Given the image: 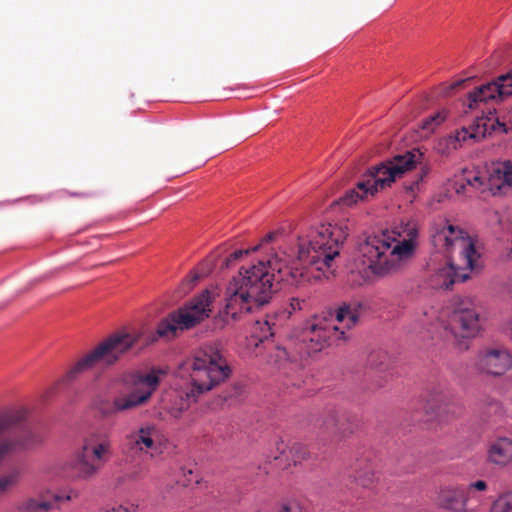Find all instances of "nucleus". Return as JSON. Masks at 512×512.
<instances>
[{"label":"nucleus","mask_w":512,"mask_h":512,"mask_svg":"<svg viewBox=\"0 0 512 512\" xmlns=\"http://www.w3.org/2000/svg\"><path fill=\"white\" fill-rule=\"evenodd\" d=\"M347 236V228L337 224L301 228L288 246L279 248L267 260L241 267L226 288L225 314L237 319L269 303L280 282L301 286L329 278Z\"/></svg>","instance_id":"1"},{"label":"nucleus","mask_w":512,"mask_h":512,"mask_svg":"<svg viewBox=\"0 0 512 512\" xmlns=\"http://www.w3.org/2000/svg\"><path fill=\"white\" fill-rule=\"evenodd\" d=\"M433 245L449 253V262L431 276V285L437 289H449L455 282H464L469 272L479 269L480 254L474 240L461 228L446 219L433 223L431 228Z\"/></svg>","instance_id":"2"},{"label":"nucleus","mask_w":512,"mask_h":512,"mask_svg":"<svg viewBox=\"0 0 512 512\" xmlns=\"http://www.w3.org/2000/svg\"><path fill=\"white\" fill-rule=\"evenodd\" d=\"M416 166L420 169L416 181L410 187L413 190L414 186H418L431 170L425 153L420 148L397 154L390 160L368 169L357 181L355 187L347 190L339 199V203L343 206H352L358 202L368 201Z\"/></svg>","instance_id":"3"},{"label":"nucleus","mask_w":512,"mask_h":512,"mask_svg":"<svg viewBox=\"0 0 512 512\" xmlns=\"http://www.w3.org/2000/svg\"><path fill=\"white\" fill-rule=\"evenodd\" d=\"M403 231H383L367 236L359 244V253L363 263L379 277L393 275L401 271L415 253L418 231L413 224L407 223Z\"/></svg>","instance_id":"4"},{"label":"nucleus","mask_w":512,"mask_h":512,"mask_svg":"<svg viewBox=\"0 0 512 512\" xmlns=\"http://www.w3.org/2000/svg\"><path fill=\"white\" fill-rule=\"evenodd\" d=\"M184 371L189 372V380L177 391L180 403L171 408L174 418H179L202 394L226 381L231 375V368L216 344L200 348L193 359L180 368L179 373Z\"/></svg>","instance_id":"5"},{"label":"nucleus","mask_w":512,"mask_h":512,"mask_svg":"<svg viewBox=\"0 0 512 512\" xmlns=\"http://www.w3.org/2000/svg\"><path fill=\"white\" fill-rule=\"evenodd\" d=\"M139 339V333L127 331L117 332L108 336L91 351L69 366L58 380V384L70 385L78 381L82 375L97 367L106 368L114 365L123 354L127 353L138 343Z\"/></svg>","instance_id":"6"},{"label":"nucleus","mask_w":512,"mask_h":512,"mask_svg":"<svg viewBox=\"0 0 512 512\" xmlns=\"http://www.w3.org/2000/svg\"><path fill=\"white\" fill-rule=\"evenodd\" d=\"M26 421L25 408L0 409V464L14 453L33 448L43 442L42 435Z\"/></svg>","instance_id":"7"},{"label":"nucleus","mask_w":512,"mask_h":512,"mask_svg":"<svg viewBox=\"0 0 512 512\" xmlns=\"http://www.w3.org/2000/svg\"><path fill=\"white\" fill-rule=\"evenodd\" d=\"M162 372L152 369L147 374L136 373L131 376V388L124 394L109 400L98 397L93 401V407L102 418H109L118 413L133 410L145 404L157 389Z\"/></svg>","instance_id":"8"},{"label":"nucleus","mask_w":512,"mask_h":512,"mask_svg":"<svg viewBox=\"0 0 512 512\" xmlns=\"http://www.w3.org/2000/svg\"><path fill=\"white\" fill-rule=\"evenodd\" d=\"M113 456L112 431L100 426L91 429L82 440L76 454L79 476L83 479L95 477Z\"/></svg>","instance_id":"9"},{"label":"nucleus","mask_w":512,"mask_h":512,"mask_svg":"<svg viewBox=\"0 0 512 512\" xmlns=\"http://www.w3.org/2000/svg\"><path fill=\"white\" fill-rule=\"evenodd\" d=\"M211 295L208 290L162 319L157 327L159 337H174L178 330H188L209 317Z\"/></svg>","instance_id":"10"},{"label":"nucleus","mask_w":512,"mask_h":512,"mask_svg":"<svg viewBox=\"0 0 512 512\" xmlns=\"http://www.w3.org/2000/svg\"><path fill=\"white\" fill-rule=\"evenodd\" d=\"M454 191L459 195L472 193L484 194L486 191L492 195H504L512 192V160L499 162L486 180L479 175H465L454 181Z\"/></svg>","instance_id":"11"},{"label":"nucleus","mask_w":512,"mask_h":512,"mask_svg":"<svg viewBox=\"0 0 512 512\" xmlns=\"http://www.w3.org/2000/svg\"><path fill=\"white\" fill-rule=\"evenodd\" d=\"M501 130L506 132L505 124L501 123L492 111L488 115L477 117L473 124L457 130L454 134L447 135L437 140L435 150L442 156H449L469 140L479 141L490 134L491 131Z\"/></svg>","instance_id":"12"},{"label":"nucleus","mask_w":512,"mask_h":512,"mask_svg":"<svg viewBox=\"0 0 512 512\" xmlns=\"http://www.w3.org/2000/svg\"><path fill=\"white\" fill-rule=\"evenodd\" d=\"M345 340V332L332 319L315 317L307 324L302 334V341L308 353H316L330 346L337 340Z\"/></svg>","instance_id":"13"},{"label":"nucleus","mask_w":512,"mask_h":512,"mask_svg":"<svg viewBox=\"0 0 512 512\" xmlns=\"http://www.w3.org/2000/svg\"><path fill=\"white\" fill-rule=\"evenodd\" d=\"M512 95V68L505 74L497 77L493 82L477 87L468 94L467 106L476 109L481 103L501 101Z\"/></svg>","instance_id":"14"},{"label":"nucleus","mask_w":512,"mask_h":512,"mask_svg":"<svg viewBox=\"0 0 512 512\" xmlns=\"http://www.w3.org/2000/svg\"><path fill=\"white\" fill-rule=\"evenodd\" d=\"M449 326L456 336L474 337L481 328L479 314L474 308L461 305L452 312Z\"/></svg>","instance_id":"15"},{"label":"nucleus","mask_w":512,"mask_h":512,"mask_svg":"<svg viewBox=\"0 0 512 512\" xmlns=\"http://www.w3.org/2000/svg\"><path fill=\"white\" fill-rule=\"evenodd\" d=\"M479 369L493 376H501L512 366V356L506 349H486L478 355Z\"/></svg>","instance_id":"16"},{"label":"nucleus","mask_w":512,"mask_h":512,"mask_svg":"<svg viewBox=\"0 0 512 512\" xmlns=\"http://www.w3.org/2000/svg\"><path fill=\"white\" fill-rule=\"evenodd\" d=\"M158 432L155 426L145 425L126 436V448L131 453H148L155 447Z\"/></svg>","instance_id":"17"},{"label":"nucleus","mask_w":512,"mask_h":512,"mask_svg":"<svg viewBox=\"0 0 512 512\" xmlns=\"http://www.w3.org/2000/svg\"><path fill=\"white\" fill-rule=\"evenodd\" d=\"M487 460L489 463L505 467L512 463V439L498 437L490 442L487 449Z\"/></svg>","instance_id":"18"},{"label":"nucleus","mask_w":512,"mask_h":512,"mask_svg":"<svg viewBox=\"0 0 512 512\" xmlns=\"http://www.w3.org/2000/svg\"><path fill=\"white\" fill-rule=\"evenodd\" d=\"M467 495L463 487L449 486L439 490L437 504L447 510L463 512L466 508Z\"/></svg>","instance_id":"19"},{"label":"nucleus","mask_w":512,"mask_h":512,"mask_svg":"<svg viewBox=\"0 0 512 512\" xmlns=\"http://www.w3.org/2000/svg\"><path fill=\"white\" fill-rule=\"evenodd\" d=\"M449 391L445 384L432 385L426 396V412L438 416L440 410L449 402Z\"/></svg>","instance_id":"20"},{"label":"nucleus","mask_w":512,"mask_h":512,"mask_svg":"<svg viewBox=\"0 0 512 512\" xmlns=\"http://www.w3.org/2000/svg\"><path fill=\"white\" fill-rule=\"evenodd\" d=\"M363 310L364 305L360 302L344 303L337 309L335 320L339 323L345 322V326L351 328L358 323Z\"/></svg>","instance_id":"21"},{"label":"nucleus","mask_w":512,"mask_h":512,"mask_svg":"<svg viewBox=\"0 0 512 512\" xmlns=\"http://www.w3.org/2000/svg\"><path fill=\"white\" fill-rule=\"evenodd\" d=\"M435 320L436 311L433 308L424 309L414 315L411 329L415 333H420L422 330H429Z\"/></svg>","instance_id":"22"},{"label":"nucleus","mask_w":512,"mask_h":512,"mask_svg":"<svg viewBox=\"0 0 512 512\" xmlns=\"http://www.w3.org/2000/svg\"><path fill=\"white\" fill-rule=\"evenodd\" d=\"M275 322L272 317L267 316L265 319L257 320L253 326V337L259 342H264L274 335Z\"/></svg>","instance_id":"23"},{"label":"nucleus","mask_w":512,"mask_h":512,"mask_svg":"<svg viewBox=\"0 0 512 512\" xmlns=\"http://www.w3.org/2000/svg\"><path fill=\"white\" fill-rule=\"evenodd\" d=\"M490 512H512V492L500 494L493 501Z\"/></svg>","instance_id":"24"},{"label":"nucleus","mask_w":512,"mask_h":512,"mask_svg":"<svg viewBox=\"0 0 512 512\" xmlns=\"http://www.w3.org/2000/svg\"><path fill=\"white\" fill-rule=\"evenodd\" d=\"M309 455L310 454L304 445L300 443H294L289 448L288 459L293 463V465H297L301 463L303 460L308 459Z\"/></svg>","instance_id":"25"},{"label":"nucleus","mask_w":512,"mask_h":512,"mask_svg":"<svg viewBox=\"0 0 512 512\" xmlns=\"http://www.w3.org/2000/svg\"><path fill=\"white\" fill-rule=\"evenodd\" d=\"M483 413L487 418L502 417L504 414L502 404L495 399H487L484 403Z\"/></svg>","instance_id":"26"},{"label":"nucleus","mask_w":512,"mask_h":512,"mask_svg":"<svg viewBox=\"0 0 512 512\" xmlns=\"http://www.w3.org/2000/svg\"><path fill=\"white\" fill-rule=\"evenodd\" d=\"M446 119V114L441 111L437 112L429 117H427L422 124V129L425 130L427 133H430L434 131V129L439 126L441 123L444 122Z\"/></svg>","instance_id":"27"},{"label":"nucleus","mask_w":512,"mask_h":512,"mask_svg":"<svg viewBox=\"0 0 512 512\" xmlns=\"http://www.w3.org/2000/svg\"><path fill=\"white\" fill-rule=\"evenodd\" d=\"M288 360V352L285 348L275 346L274 353L270 356L269 362L276 365H281L283 362Z\"/></svg>","instance_id":"28"},{"label":"nucleus","mask_w":512,"mask_h":512,"mask_svg":"<svg viewBox=\"0 0 512 512\" xmlns=\"http://www.w3.org/2000/svg\"><path fill=\"white\" fill-rule=\"evenodd\" d=\"M251 250L245 249V250H236L232 254H230L225 261L223 262V267L230 268L234 262L238 261L240 258H242L244 255H248Z\"/></svg>","instance_id":"29"},{"label":"nucleus","mask_w":512,"mask_h":512,"mask_svg":"<svg viewBox=\"0 0 512 512\" xmlns=\"http://www.w3.org/2000/svg\"><path fill=\"white\" fill-rule=\"evenodd\" d=\"M279 512H303L302 506L297 500H287L282 503Z\"/></svg>","instance_id":"30"},{"label":"nucleus","mask_w":512,"mask_h":512,"mask_svg":"<svg viewBox=\"0 0 512 512\" xmlns=\"http://www.w3.org/2000/svg\"><path fill=\"white\" fill-rule=\"evenodd\" d=\"M19 512H40L37 506V500L30 498L24 502H22L18 506Z\"/></svg>","instance_id":"31"},{"label":"nucleus","mask_w":512,"mask_h":512,"mask_svg":"<svg viewBox=\"0 0 512 512\" xmlns=\"http://www.w3.org/2000/svg\"><path fill=\"white\" fill-rule=\"evenodd\" d=\"M78 497V492L74 490L63 491L53 496L57 502L72 501Z\"/></svg>","instance_id":"32"},{"label":"nucleus","mask_w":512,"mask_h":512,"mask_svg":"<svg viewBox=\"0 0 512 512\" xmlns=\"http://www.w3.org/2000/svg\"><path fill=\"white\" fill-rule=\"evenodd\" d=\"M139 505L135 502H126L124 504L119 505L116 508H113L111 512H137Z\"/></svg>","instance_id":"33"},{"label":"nucleus","mask_w":512,"mask_h":512,"mask_svg":"<svg viewBox=\"0 0 512 512\" xmlns=\"http://www.w3.org/2000/svg\"><path fill=\"white\" fill-rule=\"evenodd\" d=\"M307 306L308 302L305 299H300L298 297L292 298L290 301L291 311L289 313L304 310Z\"/></svg>","instance_id":"34"},{"label":"nucleus","mask_w":512,"mask_h":512,"mask_svg":"<svg viewBox=\"0 0 512 512\" xmlns=\"http://www.w3.org/2000/svg\"><path fill=\"white\" fill-rule=\"evenodd\" d=\"M373 479H374V475L372 473H367V474H365V476H362L361 474L356 476L357 482L360 485H362L363 487H367L370 483L373 482Z\"/></svg>","instance_id":"35"},{"label":"nucleus","mask_w":512,"mask_h":512,"mask_svg":"<svg viewBox=\"0 0 512 512\" xmlns=\"http://www.w3.org/2000/svg\"><path fill=\"white\" fill-rule=\"evenodd\" d=\"M487 489V483L483 480H478L476 482H473L469 484L467 488V492L471 490H477V491H485Z\"/></svg>","instance_id":"36"},{"label":"nucleus","mask_w":512,"mask_h":512,"mask_svg":"<svg viewBox=\"0 0 512 512\" xmlns=\"http://www.w3.org/2000/svg\"><path fill=\"white\" fill-rule=\"evenodd\" d=\"M467 81H468V79H462V80L454 81L453 83H451L449 86L446 87L445 94L448 95L450 92L459 89Z\"/></svg>","instance_id":"37"},{"label":"nucleus","mask_w":512,"mask_h":512,"mask_svg":"<svg viewBox=\"0 0 512 512\" xmlns=\"http://www.w3.org/2000/svg\"><path fill=\"white\" fill-rule=\"evenodd\" d=\"M37 506L40 512L49 511L53 508L52 502L49 501H37Z\"/></svg>","instance_id":"38"},{"label":"nucleus","mask_w":512,"mask_h":512,"mask_svg":"<svg viewBox=\"0 0 512 512\" xmlns=\"http://www.w3.org/2000/svg\"><path fill=\"white\" fill-rule=\"evenodd\" d=\"M338 423L337 420V413L334 410L329 411V420L325 422V425L327 426H336Z\"/></svg>","instance_id":"39"},{"label":"nucleus","mask_w":512,"mask_h":512,"mask_svg":"<svg viewBox=\"0 0 512 512\" xmlns=\"http://www.w3.org/2000/svg\"><path fill=\"white\" fill-rule=\"evenodd\" d=\"M141 477V470H135L126 474L128 480H138Z\"/></svg>","instance_id":"40"},{"label":"nucleus","mask_w":512,"mask_h":512,"mask_svg":"<svg viewBox=\"0 0 512 512\" xmlns=\"http://www.w3.org/2000/svg\"><path fill=\"white\" fill-rule=\"evenodd\" d=\"M200 276L198 274H194L191 279L188 280V289H191L193 284L199 280Z\"/></svg>","instance_id":"41"},{"label":"nucleus","mask_w":512,"mask_h":512,"mask_svg":"<svg viewBox=\"0 0 512 512\" xmlns=\"http://www.w3.org/2000/svg\"><path fill=\"white\" fill-rule=\"evenodd\" d=\"M272 238H273V235H272V234H269V235H267V236L265 237V239H264V240H265L266 242H269V241H271V240H272Z\"/></svg>","instance_id":"42"},{"label":"nucleus","mask_w":512,"mask_h":512,"mask_svg":"<svg viewBox=\"0 0 512 512\" xmlns=\"http://www.w3.org/2000/svg\"><path fill=\"white\" fill-rule=\"evenodd\" d=\"M507 329L510 331L511 336H512V321L508 323Z\"/></svg>","instance_id":"43"},{"label":"nucleus","mask_w":512,"mask_h":512,"mask_svg":"<svg viewBox=\"0 0 512 512\" xmlns=\"http://www.w3.org/2000/svg\"><path fill=\"white\" fill-rule=\"evenodd\" d=\"M510 252L512 253V247H511V251Z\"/></svg>","instance_id":"44"},{"label":"nucleus","mask_w":512,"mask_h":512,"mask_svg":"<svg viewBox=\"0 0 512 512\" xmlns=\"http://www.w3.org/2000/svg\"><path fill=\"white\" fill-rule=\"evenodd\" d=\"M106 512H111V511H109V510H108V511H106Z\"/></svg>","instance_id":"45"}]
</instances>
